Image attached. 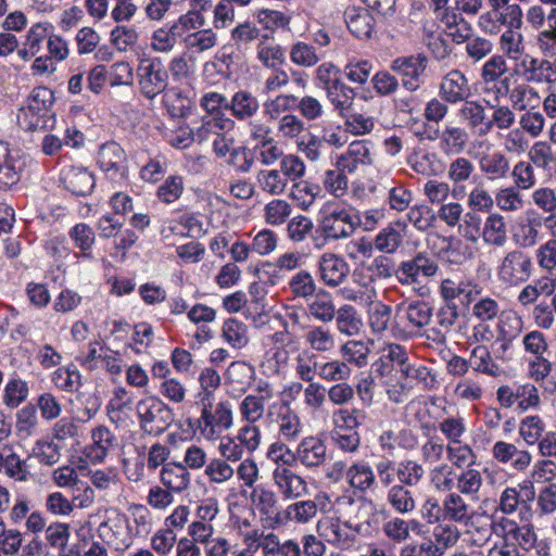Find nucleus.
I'll return each instance as SVG.
<instances>
[{
	"instance_id": "nucleus-1",
	"label": "nucleus",
	"mask_w": 556,
	"mask_h": 556,
	"mask_svg": "<svg viewBox=\"0 0 556 556\" xmlns=\"http://www.w3.org/2000/svg\"><path fill=\"white\" fill-rule=\"evenodd\" d=\"M541 515L556 511V483H547L536 494L533 482L522 481L514 486L505 488L498 497L497 508L503 515L518 514L520 521H531L534 516L532 503Z\"/></svg>"
},
{
	"instance_id": "nucleus-2",
	"label": "nucleus",
	"mask_w": 556,
	"mask_h": 556,
	"mask_svg": "<svg viewBox=\"0 0 556 556\" xmlns=\"http://www.w3.org/2000/svg\"><path fill=\"white\" fill-rule=\"evenodd\" d=\"M359 227V213L351 206H328L318 223V230L326 240L338 241L350 238Z\"/></svg>"
},
{
	"instance_id": "nucleus-3",
	"label": "nucleus",
	"mask_w": 556,
	"mask_h": 556,
	"mask_svg": "<svg viewBox=\"0 0 556 556\" xmlns=\"http://www.w3.org/2000/svg\"><path fill=\"white\" fill-rule=\"evenodd\" d=\"M135 410L139 428L146 434L160 435L174 421L173 409L155 395L139 400Z\"/></svg>"
},
{
	"instance_id": "nucleus-4",
	"label": "nucleus",
	"mask_w": 556,
	"mask_h": 556,
	"mask_svg": "<svg viewBox=\"0 0 556 556\" xmlns=\"http://www.w3.org/2000/svg\"><path fill=\"white\" fill-rule=\"evenodd\" d=\"M53 101L51 89L43 86L34 88L28 97L27 105L21 108L17 113L18 125L27 131L46 128Z\"/></svg>"
},
{
	"instance_id": "nucleus-5",
	"label": "nucleus",
	"mask_w": 556,
	"mask_h": 556,
	"mask_svg": "<svg viewBox=\"0 0 556 556\" xmlns=\"http://www.w3.org/2000/svg\"><path fill=\"white\" fill-rule=\"evenodd\" d=\"M137 79L140 93L148 100H154L168 87L169 74L159 56L139 60Z\"/></svg>"
},
{
	"instance_id": "nucleus-6",
	"label": "nucleus",
	"mask_w": 556,
	"mask_h": 556,
	"mask_svg": "<svg viewBox=\"0 0 556 556\" xmlns=\"http://www.w3.org/2000/svg\"><path fill=\"white\" fill-rule=\"evenodd\" d=\"M533 264L530 255L520 249L508 251L496 267L500 282L516 287L526 282L532 275Z\"/></svg>"
},
{
	"instance_id": "nucleus-7",
	"label": "nucleus",
	"mask_w": 556,
	"mask_h": 556,
	"mask_svg": "<svg viewBox=\"0 0 556 556\" xmlns=\"http://www.w3.org/2000/svg\"><path fill=\"white\" fill-rule=\"evenodd\" d=\"M439 265L434 258L419 252L414 257L403 261L395 270V277L401 285H419L424 279L434 277Z\"/></svg>"
},
{
	"instance_id": "nucleus-8",
	"label": "nucleus",
	"mask_w": 556,
	"mask_h": 556,
	"mask_svg": "<svg viewBox=\"0 0 556 556\" xmlns=\"http://www.w3.org/2000/svg\"><path fill=\"white\" fill-rule=\"evenodd\" d=\"M395 316L404 324V329L412 336H420L433 316L432 306L422 300L402 302L395 306Z\"/></svg>"
},
{
	"instance_id": "nucleus-9",
	"label": "nucleus",
	"mask_w": 556,
	"mask_h": 556,
	"mask_svg": "<svg viewBox=\"0 0 556 556\" xmlns=\"http://www.w3.org/2000/svg\"><path fill=\"white\" fill-rule=\"evenodd\" d=\"M427 66L428 58L424 53H417L394 59L390 68L401 76L402 86L413 92L422 85V76Z\"/></svg>"
},
{
	"instance_id": "nucleus-10",
	"label": "nucleus",
	"mask_w": 556,
	"mask_h": 556,
	"mask_svg": "<svg viewBox=\"0 0 556 556\" xmlns=\"http://www.w3.org/2000/svg\"><path fill=\"white\" fill-rule=\"evenodd\" d=\"M482 288L472 279L455 275L441 281L440 295L447 304L459 301L468 306L481 294Z\"/></svg>"
},
{
	"instance_id": "nucleus-11",
	"label": "nucleus",
	"mask_w": 556,
	"mask_h": 556,
	"mask_svg": "<svg viewBox=\"0 0 556 556\" xmlns=\"http://www.w3.org/2000/svg\"><path fill=\"white\" fill-rule=\"evenodd\" d=\"M271 480L277 493L286 501L299 500L308 493L306 479L290 466H276L271 472Z\"/></svg>"
},
{
	"instance_id": "nucleus-12",
	"label": "nucleus",
	"mask_w": 556,
	"mask_h": 556,
	"mask_svg": "<svg viewBox=\"0 0 556 556\" xmlns=\"http://www.w3.org/2000/svg\"><path fill=\"white\" fill-rule=\"evenodd\" d=\"M330 510V497L326 492H318L313 500H300L287 506L285 517L288 521L307 525L315 519L318 511Z\"/></svg>"
},
{
	"instance_id": "nucleus-13",
	"label": "nucleus",
	"mask_w": 556,
	"mask_h": 556,
	"mask_svg": "<svg viewBox=\"0 0 556 556\" xmlns=\"http://www.w3.org/2000/svg\"><path fill=\"white\" fill-rule=\"evenodd\" d=\"M328 459L327 445L317 435L303 438L294 451V462L308 470L323 467Z\"/></svg>"
},
{
	"instance_id": "nucleus-14",
	"label": "nucleus",
	"mask_w": 556,
	"mask_h": 556,
	"mask_svg": "<svg viewBox=\"0 0 556 556\" xmlns=\"http://www.w3.org/2000/svg\"><path fill=\"white\" fill-rule=\"evenodd\" d=\"M100 168L112 179L125 178L127 173V156L124 149L114 141L102 144L98 153Z\"/></svg>"
},
{
	"instance_id": "nucleus-15",
	"label": "nucleus",
	"mask_w": 556,
	"mask_h": 556,
	"mask_svg": "<svg viewBox=\"0 0 556 556\" xmlns=\"http://www.w3.org/2000/svg\"><path fill=\"white\" fill-rule=\"evenodd\" d=\"M446 175L452 184V197L456 200L467 194L466 184L473 182L477 177L472 161L460 155L448 163Z\"/></svg>"
},
{
	"instance_id": "nucleus-16",
	"label": "nucleus",
	"mask_w": 556,
	"mask_h": 556,
	"mask_svg": "<svg viewBox=\"0 0 556 556\" xmlns=\"http://www.w3.org/2000/svg\"><path fill=\"white\" fill-rule=\"evenodd\" d=\"M440 98L450 104H458L471 96V87L467 76L460 70H451L441 79Z\"/></svg>"
},
{
	"instance_id": "nucleus-17",
	"label": "nucleus",
	"mask_w": 556,
	"mask_h": 556,
	"mask_svg": "<svg viewBox=\"0 0 556 556\" xmlns=\"http://www.w3.org/2000/svg\"><path fill=\"white\" fill-rule=\"evenodd\" d=\"M274 397V389L268 382L260 383L255 393L247 395L239 404V414L242 420L255 424L265 413V405Z\"/></svg>"
},
{
	"instance_id": "nucleus-18",
	"label": "nucleus",
	"mask_w": 556,
	"mask_h": 556,
	"mask_svg": "<svg viewBox=\"0 0 556 556\" xmlns=\"http://www.w3.org/2000/svg\"><path fill=\"white\" fill-rule=\"evenodd\" d=\"M493 458L508 465L516 471H526L532 463V455L527 450L518 448L514 443L497 441L492 446Z\"/></svg>"
},
{
	"instance_id": "nucleus-19",
	"label": "nucleus",
	"mask_w": 556,
	"mask_h": 556,
	"mask_svg": "<svg viewBox=\"0 0 556 556\" xmlns=\"http://www.w3.org/2000/svg\"><path fill=\"white\" fill-rule=\"evenodd\" d=\"M320 280L328 287L340 286L349 276L350 266L345 260L334 253H324L318 261Z\"/></svg>"
},
{
	"instance_id": "nucleus-20",
	"label": "nucleus",
	"mask_w": 556,
	"mask_h": 556,
	"mask_svg": "<svg viewBox=\"0 0 556 556\" xmlns=\"http://www.w3.org/2000/svg\"><path fill=\"white\" fill-rule=\"evenodd\" d=\"M159 481L174 494H182L190 488L191 475L182 463L169 462L160 469Z\"/></svg>"
},
{
	"instance_id": "nucleus-21",
	"label": "nucleus",
	"mask_w": 556,
	"mask_h": 556,
	"mask_svg": "<svg viewBox=\"0 0 556 556\" xmlns=\"http://www.w3.org/2000/svg\"><path fill=\"white\" fill-rule=\"evenodd\" d=\"M372 162L369 142L366 140H354L346 151L337 157V164L341 169H348L349 174L355 173L361 166L371 165Z\"/></svg>"
},
{
	"instance_id": "nucleus-22",
	"label": "nucleus",
	"mask_w": 556,
	"mask_h": 556,
	"mask_svg": "<svg viewBox=\"0 0 556 556\" xmlns=\"http://www.w3.org/2000/svg\"><path fill=\"white\" fill-rule=\"evenodd\" d=\"M92 443L85 448L86 457L92 464L102 463L109 452L117 445V439L105 426H99L91 432Z\"/></svg>"
},
{
	"instance_id": "nucleus-23",
	"label": "nucleus",
	"mask_w": 556,
	"mask_h": 556,
	"mask_svg": "<svg viewBox=\"0 0 556 556\" xmlns=\"http://www.w3.org/2000/svg\"><path fill=\"white\" fill-rule=\"evenodd\" d=\"M255 368L247 362H232L225 372V383L231 395L242 394L254 380Z\"/></svg>"
},
{
	"instance_id": "nucleus-24",
	"label": "nucleus",
	"mask_w": 556,
	"mask_h": 556,
	"mask_svg": "<svg viewBox=\"0 0 556 556\" xmlns=\"http://www.w3.org/2000/svg\"><path fill=\"white\" fill-rule=\"evenodd\" d=\"M278 437L289 443L296 442L303 431V424L300 416L291 409L288 403L279 405L277 418Z\"/></svg>"
},
{
	"instance_id": "nucleus-25",
	"label": "nucleus",
	"mask_w": 556,
	"mask_h": 556,
	"mask_svg": "<svg viewBox=\"0 0 556 556\" xmlns=\"http://www.w3.org/2000/svg\"><path fill=\"white\" fill-rule=\"evenodd\" d=\"M443 519L451 523L468 526L472 518V513L465 497L456 492L447 493L442 501Z\"/></svg>"
},
{
	"instance_id": "nucleus-26",
	"label": "nucleus",
	"mask_w": 556,
	"mask_h": 556,
	"mask_svg": "<svg viewBox=\"0 0 556 556\" xmlns=\"http://www.w3.org/2000/svg\"><path fill=\"white\" fill-rule=\"evenodd\" d=\"M258 99L248 90L235 92L229 101V111L239 122H251L260 112Z\"/></svg>"
},
{
	"instance_id": "nucleus-27",
	"label": "nucleus",
	"mask_w": 556,
	"mask_h": 556,
	"mask_svg": "<svg viewBox=\"0 0 556 556\" xmlns=\"http://www.w3.org/2000/svg\"><path fill=\"white\" fill-rule=\"evenodd\" d=\"M64 187L76 195L90 194L96 186L93 174L84 167L71 166L62 172Z\"/></svg>"
},
{
	"instance_id": "nucleus-28",
	"label": "nucleus",
	"mask_w": 556,
	"mask_h": 556,
	"mask_svg": "<svg viewBox=\"0 0 556 556\" xmlns=\"http://www.w3.org/2000/svg\"><path fill=\"white\" fill-rule=\"evenodd\" d=\"M214 394L212 392L199 393L198 404L201 406V416L197 420L200 433L207 440L216 439L220 435V427L215 424L216 417L213 412Z\"/></svg>"
},
{
	"instance_id": "nucleus-29",
	"label": "nucleus",
	"mask_w": 556,
	"mask_h": 556,
	"mask_svg": "<svg viewBox=\"0 0 556 556\" xmlns=\"http://www.w3.org/2000/svg\"><path fill=\"white\" fill-rule=\"evenodd\" d=\"M479 169L491 181L503 180L509 176L510 164L503 152L494 151L480 156Z\"/></svg>"
},
{
	"instance_id": "nucleus-30",
	"label": "nucleus",
	"mask_w": 556,
	"mask_h": 556,
	"mask_svg": "<svg viewBox=\"0 0 556 556\" xmlns=\"http://www.w3.org/2000/svg\"><path fill=\"white\" fill-rule=\"evenodd\" d=\"M458 115L473 132L479 136L488 135L486 110L480 101H464Z\"/></svg>"
},
{
	"instance_id": "nucleus-31",
	"label": "nucleus",
	"mask_w": 556,
	"mask_h": 556,
	"mask_svg": "<svg viewBox=\"0 0 556 556\" xmlns=\"http://www.w3.org/2000/svg\"><path fill=\"white\" fill-rule=\"evenodd\" d=\"M346 482L352 489L362 493H366L377 486L375 471L366 462L353 463L346 469Z\"/></svg>"
},
{
	"instance_id": "nucleus-32",
	"label": "nucleus",
	"mask_w": 556,
	"mask_h": 556,
	"mask_svg": "<svg viewBox=\"0 0 556 556\" xmlns=\"http://www.w3.org/2000/svg\"><path fill=\"white\" fill-rule=\"evenodd\" d=\"M468 132L458 126H446L439 135V149L445 155L462 154L468 143Z\"/></svg>"
},
{
	"instance_id": "nucleus-33",
	"label": "nucleus",
	"mask_w": 556,
	"mask_h": 556,
	"mask_svg": "<svg viewBox=\"0 0 556 556\" xmlns=\"http://www.w3.org/2000/svg\"><path fill=\"white\" fill-rule=\"evenodd\" d=\"M311 299L307 303L309 316L324 324L332 323L338 313L332 295L325 289H319Z\"/></svg>"
},
{
	"instance_id": "nucleus-34",
	"label": "nucleus",
	"mask_w": 556,
	"mask_h": 556,
	"mask_svg": "<svg viewBox=\"0 0 556 556\" xmlns=\"http://www.w3.org/2000/svg\"><path fill=\"white\" fill-rule=\"evenodd\" d=\"M349 30L358 39H369L375 28V18L366 9L352 8L345 12Z\"/></svg>"
},
{
	"instance_id": "nucleus-35",
	"label": "nucleus",
	"mask_w": 556,
	"mask_h": 556,
	"mask_svg": "<svg viewBox=\"0 0 556 556\" xmlns=\"http://www.w3.org/2000/svg\"><path fill=\"white\" fill-rule=\"evenodd\" d=\"M508 101L510 103L509 108L518 112L538 109L541 105L539 92L527 83L515 84Z\"/></svg>"
},
{
	"instance_id": "nucleus-36",
	"label": "nucleus",
	"mask_w": 556,
	"mask_h": 556,
	"mask_svg": "<svg viewBox=\"0 0 556 556\" xmlns=\"http://www.w3.org/2000/svg\"><path fill=\"white\" fill-rule=\"evenodd\" d=\"M523 75L528 83H553L556 80V73L548 59L530 56L522 61Z\"/></svg>"
},
{
	"instance_id": "nucleus-37",
	"label": "nucleus",
	"mask_w": 556,
	"mask_h": 556,
	"mask_svg": "<svg viewBox=\"0 0 556 556\" xmlns=\"http://www.w3.org/2000/svg\"><path fill=\"white\" fill-rule=\"evenodd\" d=\"M482 240L485 244L502 248L507 243V227L504 217L501 214H490L481 231Z\"/></svg>"
},
{
	"instance_id": "nucleus-38",
	"label": "nucleus",
	"mask_w": 556,
	"mask_h": 556,
	"mask_svg": "<svg viewBox=\"0 0 556 556\" xmlns=\"http://www.w3.org/2000/svg\"><path fill=\"white\" fill-rule=\"evenodd\" d=\"M304 340L312 353H329L336 348V334L321 325L308 327L304 333Z\"/></svg>"
},
{
	"instance_id": "nucleus-39",
	"label": "nucleus",
	"mask_w": 556,
	"mask_h": 556,
	"mask_svg": "<svg viewBox=\"0 0 556 556\" xmlns=\"http://www.w3.org/2000/svg\"><path fill=\"white\" fill-rule=\"evenodd\" d=\"M324 91L338 114L342 117L345 116V113L351 110L354 102V89L339 80L334 81V85L325 88Z\"/></svg>"
},
{
	"instance_id": "nucleus-40",
	"label": "nucleus",
	"mask_w": 556,
	"mask_h": 556,
	"mask_svg": "<svg viewBox=\"0 0 556 556\" xmlns=\"http://www.w3.org/2000/svg\"><path fill=\"white\" fill-rule=\"evenodd\" d=\"M387 503L401 515H409L416 509V500L409 486L395 483L387 491Z\"/></svg>"
},
{
	"instance_id": "nucleus-41",
	"label": "nucleus",
	"mask_w": 556,
	"mask_h": 556,
	"mask_svg": "<svg viewBox=\"0 0 556 556\" xmlns=\"http://www.w3.org/2000/svg\"><path fill=\"white\" fill-rule=\"evenodd\" d=\"M333 320L337 331L345 337H355L363 328L361 315L357 309L350 304L340 306L337 317H334Z\"/></svg>"
},
{
	"instance_id": "nucleus-42",
	"label": "nucleus",
	"mask_w": 556,
	"mask_h": 556,
	"mask_svg": "<svg viewBox=\"0 0 556 556\" xmlns=\"http://www.w3.org/2000/svg\"><path fill=\"white\" fill-rule=\"evenodd\" d=\"M457 472L448 463H441L430 467L428 478L430 485L439 493H450L455 490V480Z\"/></svg>"
},
{
	"instance_id": "nucleus-43",
	"label": "nucleus",
	"mask_w": 556,
	"mask_h": 556,
	"mask_svg": "<svg viewBox=\"0 0 556 556\" xmlns=\"http://www.w3.org/2000/svg\"><path fill=\"white\" fill-rule=\"evenodd\" d=\"M407 162L414 172L422 176H437L443 169L438 154L427 150L415 151Z\"/></svg>"
},
{
	"instance_id": "nucleus-44",
	"label": "nucleus",
	"mask_w": 556,
	"mask_h": 556,
	"mask_svg": "<svg viewBox=\"0 0 556 556\" xmlns=\"http://www.w3.org/2000/svg\"><path fill=\"white\" fill-rule=\"evenodd\" d=\"M205 18L203 14L195 10H190L185 14H181L173 24L167 26L172 35L177 40H180L186 46V38L192 34L193 30L203 27Z\"/></svg>"
},
{
	"instance_id": "nucleus-45",
	"label": "nucleus",
	"mask_w": 556,
	"mask_h": 556,
	"mask_svg": "<svg viewBox=\"0 0 556 556\" xmlns=\"http://www.w3.org/2000/svg\"><path fill=\"white\" fill-rule=\"evenodd\" d=\"M395 476L399 484L409 488L419 485L425 476L426 469L421 463L413 458H404L396 463Z\"/></svg>"
},
{
	"instance_id": "nucleus-46",
	"label": "nucleus",
	"mask_w": 556,
	"mask_h": 556,
	"mask_svg": "<svg viewBox=\"0 0 556 556\" xmlns=\"http://www.w3.org/2000/svg\"><path fill=\"white\" fill-rule=\"evenodd\" d=\"M455 480L456 493L467 496L472 500H478L479 493L483 486V478L480 470L477 468H465L456 475Z\"/></svg>"
},
{
	"instance_id": "nucleus-47",
	"label": "nucleus",
	"mask_w": 556,
	"mask_h": 556,
	"mask_svg": "<svg viewBox=\"0 0 556 556\" xmlns=\"http://www.w3.org/2000/svg\"><path fill=\"white\" fill-rule=\"evenodd\" d=\"M370 341L349 340L341 344L340 354L348 365H355L361 368L367 365L370 354Z\"/></svg>"
},
{
	"instance_id": "nucleus-48",
	"label": "nucleus",
	"mask_w": 556,
	"mask_h": 556,
	"mask_svg": "<svg viewBox=\"0 0 556 556\" xmlns=\"http://www.w3.org/2000/svg\"><path fill=\"white\" fill-rule=\"evenodd\" d=\"M256 186L269 195H281L287 191L289 184L278 169H261L255 176Z\"/></svg>"
},
{
	"instance_id": "nucleus-49",
	"label": "nucleus",
	"mask_w": 556,
	"mask_h": 556,
	"mask_svg": "<svg viewBox=\"0 0 556 556\" xmlns=\"http://www.w3.org/2000/svg\"><path fill=\"white\" fill-rule=\"evenodd\" d=\"M235 122L227 116H203L202 124L193 130L194 139L199 142L208 140L212 135L229 131L233 128Z\"/></svg>"
},
{
	"instance_id": "nucleus-50",
	"label": "nucleus",
	"mask_w": 556,
	"mask_h": 556,
	"mask_svg": "<svg viewBox=\"0 0 556 556\" xmlns=\"http://www.w3.org/2000/svg\"><path fill=\"white\" fill-rule=\"evenodd\" d=\"M162 102L172 117H184L190 111V100L178 87L165 88Z\"/></svg>"
},
{
	"instance_id": "nucleus-51",
	"label": "nucleus",
	"mask_w": 556,
	"mask_h": 556,
	"mask_svg": "<svg viewBox=\"0 0 556 556\" xmlns=\"http://www.w3.org/2000/svg\"><path fill=\"white\" fill-rule=\"evenodd\" d=\"M223 339L233 349L241 350L249 343L248 327L244 323L229 318L222 327Z\"/></svg>"
},
{
	"instance_id": "nucleus-52",
	"label": "nucleus",
	"mask_w": 556,
	"mask_h": 556,
	"mask_svg": "<svg viewBox=\"0 0 556 556\" xmlns=\"http://www.w3.org/2000/svg\"><path fill=\"white\" fill-rule=\"evenodd\" d=\"M447 459L455 469L471 468L477 462V454L473 448L459 441V443L446 444Z\"/></svg>"
},
{
	"instance_id": "nucleus-53",
	"label": "nucleus",
	"mask_w": 556,
	"mask_h": 556,
	"mask_svg": "<svg viewBox=\"0 0 556 556\" xmlns=\"http://www.w3.org/2000/svg\"><path fill=\"white\" fill-rule=\"evenodd\" d=\"M469 363L477 372L491 377H495L500 372L498 365L495 364L489 349L483 344H479L471 350Z\"/></svg>"
},
{
	"instance_id": "nucleus-54",
	"label": "nucleus",
	"mask_w": 556,
	"mask_h": 556,
	"mask_svg": "<svg viewBox=\"0 0 556 556\" xmlns=\"http://www.w3.org/2000/svg\"><path fill=\"white\" fill-rule=\"evenodd\" d=\"M317 376L328 382L348 381L352 376V368L342 358H334L319 363Z\"/></svg>"
},
{
	"instance_id": "nucleus-55",
	"label": "nucleus",
	"mask_w": 556,
	"mask_h": 556,
	"mask_svg": "<svg viewBox=\"0 0 556 556\" xmlns=\"http://www.w3.org/2000/svg\"><path fill=\"white\" fill-rule=\"evenodd\" d=\"M166 70L173 80H187L195 72V59L188 51H184L169 60L168 68Z\"/></svg>"
},
{
	"instance_id": "nucleus-56",
	"label": "nucleus",
	"mask_w": 556,
	"mask_h": 556,
	"mask_svg": "<svg viewBox=\"0 0 556 556\" xmlns=\"http://www.w3.org/2000/svg\"><path fill=\"white\" fill-rule=\"evenodd\" d=\"M288 286L290 292L295 298H301L305 300L313 298L318 292L315 279L312 276V274L307 270H300L296 274H294L290 278Z\"/></svg>"
},
{
	"instance_id": "nucleus-57",
	"label": "nucleus",
	"mask_w": 556,
	"mask_h": 556,
	"mask_svg": "<svg viewBox=\"0 0 556 556\" xmlns=\"http://www.w3.org/2000/svg\"><path fill=\"white\" fill-rule=\"evenodd\" d=\"M517 30L518 29H506L502 33L498 40V47L503 53L502 55L513 61L519 60L525 50L523 36Z\"/></svg>"
},
{
	"instance_id": "nucleus-58",
	"label": "nucleus",
	"mask_w": 556,
	"mask_h": 556,
	"mask_svg": "<svg viewBox=\"0 0 556 556\" xmlns=\"http://www.w3.org/2000/svg\"><path fill=\"white\" fill-rule=\"evenodd\" d=\"M462 536L460 530L456 525L451 522H441L434 526L432 531V539L442 553L445 555L446 551L457 544Z\"/></svg>"
},
{
	"instance_id": "nucleus-59",
	"label": "nucleus",
	"mask_w": 556,
	"mask_h": 556,
	"mask_svg": "<svg viewBox=\"0 0 556 556\" xmlns=\"http://www.w3.org/2000/svg\"><path fill=\"white\" fill-rule=\"evenodd\" d=\"M346 174H349L348 169H341V166L336 163V168L328 169L324 174V188L336 198L345 195L349 190Z\"/></svg>"
},
{
	"instance_id": "nucleus-60",
	"label": "nucleus",
	"mask_w": 556,
	"mask_h": 556,
	"mask_svg": "<svg viewBox=\"0 0 556 556\" xmlns=\"http://www.w3.org/2000/svg\"><path fill=\"white\" fill-rule=\"evenodd\" d=\"M319 363L315 353L303 350L295 357V376L304 382H312L318 374Z\"/></svg>"
},
{
	"instance_id": "nucleus-61",
	"label": "nucleus",
	"mask_w": 556,
	"mask_h": 556,
	"mask_svg": "<svg viewBox=\"0 0 556 556\" xmlns=\"http://www.w3.org/2000/svg\"><path fill=\"white\" fill-rule=\"evenodd\" d=\"M392 316V308L380 301L370 303L368 307V324L374 333H383Z\"/></svg>"
},
{
	"instance_id": "nucleus-62",
	"label": "nucleus",
	"mask_w": 556,
	"mask_h": 556,
	"mask_svg": "<svg viewBox=\"0 0 556 556\" xmlns=\"http://www.w3.org/2000/svg\"><path fill=\"white\" fill-rule=\"evenodd\" d=\"M319 192L320 187L318 185L300 179L292 184L289 195L302 208L307 210L315 202Z\"/></svg>"
},
{
	"instance_id": "nucleus-63",
	"label": "nucleus",
	"mask_w": 556,
	"mask_h": 556,
	"mask_svg": "<svg viewBox=\"0 0 556 556\" xmlns=\"http://www.w3.org/2000/svg\"><path fill=\"white\" fill-rule=\"evenodd\" d=\"M217 45V35L212 28H199L186 38V49L194 52H205Z\"/></svg>"
},
{
	"instance_id": "nucleus-64",
	"label": "nucleus",
	"mask_w": 556,
	"mask_h": 556,
	"mask_svg": "<svg viewBox=\"0 0 556 556\" xmlns=\"http://www.w3.org/2000/svg\"><path fill=\"white\" fill-rule=\"evenodd\" d=\"M314 223L311 217L299 214L288 220L287 238L293 243L304 242L313 232Z\"/></svg>"
}]
</instances>
